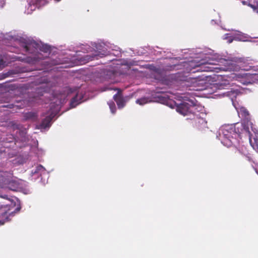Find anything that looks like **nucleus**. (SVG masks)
Returning a JSON list of instances; mask_svg holds the SVG:
<instances>
[{
	"label": "nucleus",
	"mask_w": 258,
	"mask_h": 258,
	"mask_svg": "<svg viewBox=\"0 0 258 258\" xmlns=\"http://www.w3.org/2000/svg\"><path fill=\"white\" fill-rule=\"evenodd\" d=\"M10 136H11V137H10V139L8 140V138H7V139H6V141L9 143L12 142L13 141V140H14V137L12 135H10Z\"/></svg>",
	"instance_id": "nucleus-21"
},
{
	"label": "nucleus",
	"mask_w": 258,
	"mask_h": 258,
	"mask_svg": "<svg viewBox=\"0 0 258 258\" xmlns=\"http://www.w3.org/2000/svg\"><path fill=\"white\" fill-rule=\"evenodd\" d=\"M19 184L16 181H12L9 183V187L13 190H16Z\"/></svg>",
	"instance_id": "nucleus-13"
},
{
	"label": "nucleus",
	"mask_w": 258,
	"mask_h": 258,
	"mask_svg": "<svg viewBox=\"0 0 258 258\" xmlns=\"http://www.w3.org/2000/svg\"><path fill=\"white\" fill-rule=\"evenodd\" d=\"M249 142L251 143V138L250 137H249Z\"/></svg>",
	"instance_id": "nucleus-26"
},
{
	"label": "nucleus",
	"mask_w": 258,
	"mask_h": 258,
	"mask_svg": "<svg viewBox=\"0 0 258 258\" xmlns=\"http://www.w3.org/2000/svg\"><path fill=\"white\" fill-rule=\"evenodd\" d=\"M108 104L109 106V107H110L111 112L112 113H114L116 111V107H115L114 103L113 102L111 101V102H109Z\"/></svg>",
	"instance_id": "nucleus-15"
},
{
	"label": "nucleus",
	"mask_w": 258,
	"mask_h": 258,
	"mask_svg": "<svg viewBox=\"0 0 258 258\" xmlns=\"http://www.w3.org/2000/svg\"><path fill=\"white\" fill-rule=\"evenodd\" d=\"M44 170V167L42 165H39L36 167V171H35V173L38 172L40 171H43Z\"/></svg>",
	"instance_id": "nucleus-19"
},
{
	"label": "nucleus",
	"mask_w": 258,
	"mask_h": 258,
	"mask_svg": "<svg viewBox=\"0 0 258 258\" xmlns=\"http://www.w3.org/2000/svg\"><path fill=\"white\" fill-rule=\"evenodd\" d=\"M7 209V206H5V205H0V210H2L3 209Z\"/></svg>",
	"instance_id": "nucleus-22"
},
{
	"label": "nucleus",
	"mask_w": 258,
	"mask_h": 258,
	"mask_svg": "<svg viewBox=\"0 0 258 258\" xmlns=\"http://www.w3.org/2000/svg\"><path fill=\"white\" fill-rule=\"evenodd\" d=\"M52 117L47 116L44 118L39 125H38V129H45L46 127H49L51 125V121Z\"/></svg>",
	"instance_id": "nucleus-7"
},
{
	"label": "nucleus",
	"mask_w": 258,
	"mask_h": 258,
	"mask_svg": "<svg viewBox=\"0 0 258 258\" xmlns=\"http://www.w3.org/2000/svg\"><path fill=\"white\" fill-rule=\"evenodd\" d=\"M24 116L26 120L30 119L32 120H36L37 118L38 115L37 113L34 112H28L26 113Z\"/></svg>",
	"instance_id": "nucleus-9"
},
{
	"label": "nucleus",
	"mask_w": 258,
	"mask_h": 258,
	"mask_svg": "<svg viewBox=\"0 0 258 258\" xmlns=\"http://www.w3.org/2000/svg\"><path fill=\"white\" fill-rule=\"evenodd\" d=\"M38 50L45 53H48L50 51V47L47 44L40 45Z\"/></svg>",
	"instance_id": "nucleus-11"
},
{
	"label": "nucleus",
	"mask_w": 258,
	"mask_h": 258,
	"mask_svg": "<svg viewBox=\"0 0 258 258\" xmlns=\"http://www.w3.org/2000/svg\"><path fill=\"white\" fill-rule=\"evenodd\" d=\"M161 98H163V100H162L163 101H164V102H166L167 101V98H165L164 97L161 96ZM160 100L162 101V99H160Z\"/></svg>",
	"instance_id": "nucleus-23"
},
{
	"label": "nucleus",
	"mask_w": 258,
	"mask_h": 258,
	"mask_svg": "<svg viewBox=\"0 0 258 258\" xmlns=\"http://www.w3.org/2000/svg\"><path fill=\"white\" fill-rule=\"evenodd\" d=\"M107 54L108 53L107 51L103 50L102 51H99L96 52V53L94 55L93 57L96 58V59H98L99 57H103L107 55Z\"/></svg>",
	"instance_id": "nucleus-12"
},
{
	"label": "nucleus",
	"mask_w": 258,
	"mask_h": 258,
	"mask_svg": "<svg viewBox=\"0 0 258 258\" xmlns=\"http://www.w3.org/2000/svg\"><path fill=\"white\" fill-rule=\"evenodd\" d=\"M189 103L183 102L176 106V111L180 114L185 116L192 115H195L197 108L194 101L188 100Z\"/></svg>",
	"instance_id": "nucleus-2"
},
{
	"label": "nucleus",
	"mask_w": 258,
	"mask_h": 258,
	"mask_svg": "<svg viewBox=\"0 0 258 258\" xmlns=\"http://www.w3.org/2000/svg\"><path fill=\"white\" fill-rule=\"evenodd\" d=\"M148 102V99L147 98L143 97L140 99H138L136 100V103L140 105H144L147 103Z\"/></svg>",
	"instance_id": "nucleus-14"
},
{
	"label": "nucleus",
	"mask_w": 258,
	"mask_h": 258,
	"mask_svg": "<svg viewBox=\"0 0 258 258\" xmlns=\"http://www.w3.org/2000/svg\"><path fill=\"white\" fill-rule=\"evenodd\" d=\"M235 80L243 85H247L252 82V75L249 73H238L235 75Z\"/></svg>",
	"instance_id": "nucleus-4"
},
{
	"label": "nucleus",
	"mask_w": 258,
	"mask_h": 258,
	"mask_svg": "<svg viewBox=\"0 0 258 258\" xmlns=\"http://www.w3.org/2000/svg\"><path fill=\"white\" fill-rule=\"evenodd\" d=\"M113 99L116 102L119 108H122L124 106L125 103V100L120 91L114 95Z\"/></svg>",
	"instance_id": "nucleus-6"
},
{
	"label": "nucleus",
	"mask_w": 258,
	"mask_h": 258,
	"mask_svg": "<svg viewBox=\"0 0 258 258\" xmlns=\"http://www.w3.org/2000/svg\"><path fill=\"white\" fill-rule=\"evenodd\" d=\"M192 123L195 127L201 131L208 128L207 121L203 118L197 117L194 118Z\"/></svg>",
	"instance_id": "nucleus-5"
},
{
	"label": "nucleus",
	"mask_w": 258,
	"mask_h": 258,
	"mask_svg": "<svg viewBox=\"0 0 258 258\" xmlns=\"http://www.w3.org/2000/svg\"><path fill=\"white\" fill-rule=\"evenodd\" d=\"M254 141H255V143L256 144V145L258 146V139H255V138H253Z\"/></svg>",
	"instance_id": "nucleus-24"
},
{
	"label": "nucleus",
	"mask_w": 258,
	"mask_h": 258,
	"mask_svg": "<svg viewBox=\"0 0 258 258\" xmlns=\"http://www.w3.org/2000/svg\"><path fill=\"white\" fill-rule=\"evenodd\" d=\"M34 61H38L40 59H42L44 58V57L42 56V55L40 53H37L36 54V56L34 57Z\"/></svg>",
	"instance_id": "nucleus-17"
},
{
	"label": "nucleus",
	"mask_w": 258,
	"mask_h": 258,
	"mask_svg": "<svg viewBox=\"0 0 258 258\" xmlns=\"http://www.w3.org/2000/svg\"><path fill=\"white\" fill-rule=\"evenodd\" d=\"M20 209H21V207H20L17 208L16 209V210H15V212H16V211L17 212L19 211H20Z\"/></svg>",
	"instance_id": "nucleus-25"
},
{
	"label": "nucleus",
	"mask_w": 258,
	"mask_h": 258,
	"mask_svg": "<svg viewBox=\"0 0 258 258\" xmlns=\"http://www.w3.org/2000/svg\"><path fill=\"white\" fill-rule=\"evenodd\" d=\"M82 96L79 97L78 99V95L76 94L71 100L70 106L72 108L75 107L77 105L79 104L81 101Z\"/></svg>",
	"instance_id": "nucleus-8"
},
{
	"label": "nucleus",
	"mask_w": 258,
	"mask_h": 258,
	"mask_svg": "<svg viewBox=\"0 0 258 258\" xmlns=\"http://www.w3.org/2000/svg\"><path fill=\"white\" fill-rule=\"evenodd\" d=\"M8 221V211L4 210L0 215V225H3Z\"/></svg>",
	"instance_id": "nucleus-10"
},
{
	"label": "nucleus",
	"mask_w": 258,
	"mask_h": 258,
	"mask_svg": "<svg viewBox=\"0 0 258 258\" xmlns=\"http://www.w3.org/2000/svg\"><path fill=\"white\" fill-rule=\"evenodd\" d=\"M57 1H59L60 0H56Z\"/></svg>",
	"instance_id": "nucleus-28"
},
{
	"label": "nucleus",
	"mask_w": 258,
	"mask_h": 258,
	"mask_svg": "<svg viewBox=\"0 0 258 258\" xmlns=\"http://www.w3.org/2000/svg\"><path fill=\"white\" fill-rule=\"evenodd\" d=\"M212 62H208L204 60L196 62L191 61L190 62L189 66L191 68L190 70V71L192 69H197L196 71H193L192 72H216L219 71H227L231 70L232 68L229 66H226L222 67H217V64L215 62V60H212Z\"/></svg>",
	"instance_id": "nucleus-1"
},
{
	"label": "nucleus",
	"mask_w": 258,
	"mask_h": 258,
	"mask_svg": "<svg viewBox=\"0 0 258 258\" xmlns=\"http://www.w3.org/2000/svg\"><path fill=\"white\" fill-rule=\"evenodd\" d=\"M37 92L39 94L40 96H42L43 95V93L45 92L44 88L40 87L37 88Z\"/></svg>",
	"instance_id": "nucleus-18"
},
{
	"label": "nucleus",
	"mask_w": 258,
	"mask_h": 258,
	"mask_svg": "<svg viewBox=\"0 0 258 258\" xmlns=\"http://www.w3.org/2000/svg\"><path fill=\"white\" fill-rule=\"evenodd\" d=\"M26 133H27L26 131H21L20 132V135L24 137V138L25 139Z\"/></svg>",
	"instance_id": "nucleus-20"
},
{
	"label": "nucleus",
	"mask_w": 258,
	"mask_h": 258,
	"mask_svg": "<svg viewBox=\"0 0 258 258\" xmlns=\"http://www.w3.org/2000/svg\"><path fill=\"white\" fill-rule=\"evenodd\" d=\"M224 61L226 62V63L227 64L228 63V62H227V61H226L225 60H224Z\"/></svg>",
	"instance_id": "nucleus-27"
},
{
	"label": "nucleus",
	"mask_w": 258,
	"mask_h": 258,
	"mask_svg": "<svg viewBox=\"0 0 258 258\" xmlns=\"http://www.w3.org/2000/svg\"><path fill=\"white\" fill-rule=\"evenodd\" d=\"M21 46L26 52L29 53L37 52L40 44L33 40L23 39L20 41Z\"/></svg>",
	"instance_id": "nucleus-3"
},
{
	"label": "nucleus",
	"mask_w": 258,
	"mask_h": 258,
	"mask_svg": "<svg viewBox=\"0 0 258 258\" xmlns=\"http://www.w3.org/2000/svg\"><path fill=\"white\" fill-rule=\"evenodd\" d=\"M240 112H241V114L244 116L245 118H248L249 116V112L248 111L245 109H241V110H240Z\"/></svg>",
	"instance_id": "nucleus-16"
}]
</instances>
